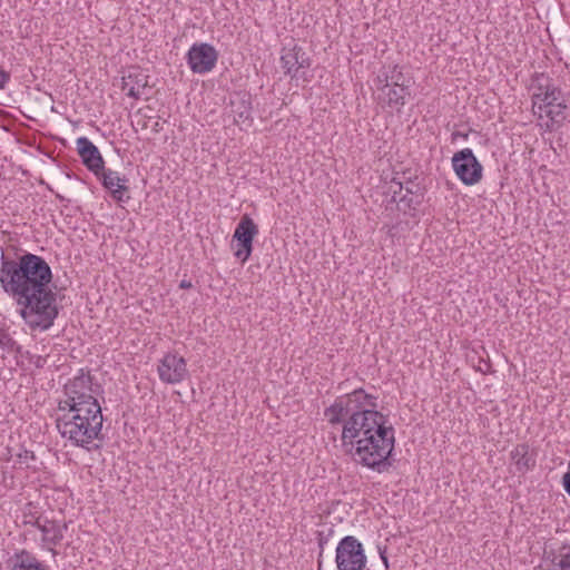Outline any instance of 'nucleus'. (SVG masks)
Instances as JSON below:
<instances>
[{"mask_svg":"<svg viewBox=\"0 0 570 570\" xmlns=\"http://www.w3.org/2000/svg\"><path fill=\"white\" fill-rule=\"evenodd\" d=\"M324 415L332 425L343 423L341 442L354 461L379 473L389 472L395 445L394 429L377 411V397L363 389L337 397Z\"/></svg>","mask_w":570,"mask_h":570,"instance_id":"f257e3e1","label":"nucleus"},{"mask_svg":"<svg viewBox=\"0 0 570 570\" xmlns=\"http://www.w3.org/2000/svg\"><path fill=\"white\" fill-rule=\"evenodd\" d=\"M51 279V268L41 256L27 253L14 261L1 254V286L18 296L20 315L32 330H49L59 314Z\"/></svg>","mask_w":570,"mask_h":570,"instance_id":"f03ea898","label":"nucleus"},{"mask_svg":"<svg viewBox=\"0 0 570 570\" xmlns=\"http://www.w3.org/2000/svg\"><path fill=\"white\" fill-rule=\"evenodd\" d=\"M104 416L101 406L80 407L73 413L63 412L56 421V425L61 436L69 440L72 445L87 450H99L101 444H90L94 441H102Z\"/></svg>","mask_w":570,"mask_h":570,"instance_id":"7ed1b4c3","label":"nucleus"},{"mask_svg":"<svg viewBox=\"0 0 570 570\" xmlns=\"http://www.w3.org/2000/svg\"><path fill=\"white\" fill-rule=\"evenodd\" d=\"M65 400L58 404L61 412L71 411L72 413L80 407H97L100 406L98 400L94 395L92 376L90 372L85 373L83 370L72 380H69L65 386Z\"/></svg>","mask_w":570,"mask_h":570,"instance_id":"20e7f679","label":"nucleus"},{"mask_svg":"<svg viewBox=\"0 0 570 570\" xmlns=\"http://www.w3.org/2000/svg\"><path fill=\"white\" fill-rule=\"evenodd\" d=\"M392 202L396 203L399 210L413 215L422 204L425 188L421 184L409 180L405 186L401 181L392 180L390 186Z\"/></svg>","mask_w":570,"mask_h":570,"instance_id":"39448f33","label":"nucleus"},{"mask_svg":"<svg viewBox=\"0 0 570 570\" xmlns=\"http://www.w3.org/2000/svg\"><path fill=\"white\" fill-rule=\"evenodd\" d=\"M335 560L338 570H363L366 556L362 543L353 535L344 537L337 544Z\"/></svg>","mask_w":570,"mask_h":570,"instance_id":"423d86ee","label":"nucleus"},{"mask_svg":"<svg viewBox=\"0 0 570 570\" xmlns=\"http://www.w3.org/2000/svg\"><path fill=\"white\" fill-rule=\"evenodd\" d=\"M452 167L458 178L465 186H473L482 179L483 166L470 148L454 153Z\"/></svg>","mask_w":570,"mask_h":570,"instance_id":"0eeeda50","label":"nucleus"},{"mask_svg":"<svg viewBox=\"0 0 570 570\" xmlns=\"http://www.w3.org/2000/svg\"><path fill=\"white\" fill-rule=\"evenodd\" d=\"M258 235V226L252 217L244 215L237 224L233 238L232 247L234 255L242 263L247 262L253 252L254 238Z\"/></svg>","mask_w":570,"mask_h":570,"instance_id":"6e6552de","label":"nucleus"},{"mask_svg":"<svg viewBox=\"0 0 570 570\" xmlns=\"http://www.w3.org/2000/svg\"><path fill=\"white\" fill-rule=\"evenodd\" d=\"M218 52L210 43H194L187 52V62L195 73L212 71L217 62Z\"/></svg>","mask_w":570,"mask_h":570,"instance_id":"1a4fd4ad","label":"nucleus"},{"mask_svg":"<svg viewBox=\"0 0 570 570\" xmlns=\"http://www.w3.org/2000/svg\"><path fill=\"white\" fill-rule=\"evenodd\" d=\"M379 96L377 99L385 107L401 112L402 108L412 98L411 83H401V86H390L389 83L375 85Z\"/></svg>","mask_w":570,"mask_h":570,"instance_id":"9d476101","label":"nucleus"},{"mask_svg":"<svg viewBox=\"0 0 570 570\" xmlns=\"http://www.w3.org/2000/svg\"><path fill=\"white\" fill-rule=\"evenodd\" d=\"M281 63L286 75L296 79H305V71L302 73L299 71L309 68L311 59L301 46L294 45L292 48L283 49Z\"/></svg>","mask_w":570,"mask_h":570,"instance_id":"9b49d317","label":"nucleus"},{"mask_svg":"<svg viewBox=\"0 0 570 570\" xmlns=\"http://www.w3.org/2000/svg\"><path fill=\"white\" fill-rule=\"evenodd\" d=\"M159 379L167 384L180 383L187 375L184 357L167 353L158 364Z\"/></svg>","mask_w":570,"mask_h":570,"instance_id":"f8f14e48","label":"nucleus"},{"mask_svg":"<svg viewBox=\"0 0 570 570\" xmlns=\"http://www.w3.org/2000/svg\"><path fill=\"white\" fill-rule=\"evenodd\" d=\"M76 144L77 151L82 164L97 177H100V171L104 170L105 160L97 146H95L87 137H79Z\"/></svg>","mask_w":570,"mask_h":570,"instance_id":"ddd939ff","label":"nucleus"},{"mask_svg":"<svg viewBox=\"0 0 570 570\" xmlns=\"http://www.w3.org/2000/svg\"><path fill=\"white\" fill-rule=\"evenodd\" d=\"M98 178L101 180L102 186L110 191L115 200L119 203L129 200L130 196H125L129 190V187L126 185L128 179L125 176L120 177L117 171L104 167Z\"/></svg>","mask_w":570,"mask_h":570,"instance_id":"4468645a","label":"nucleus"},{"mask_svg":"<svg viewBox=\"0 0 570 570\" xmlns=\"http://www.w3.org/2000/svg\"><path fill=\"white\" fill-rule=\"evenodd\" d=\"M537 90L533 92L531 99H532V111L534 116H538L540 119H542V106L541 104H544L549 97L551 99H556V95H559V87H556L552 83V80L549 77H546L543 73L540 76H537Z\"/></svg>","mask_w":570,"mask_h":570,"instance_id":"2eb2a0df","label":"nucleus"},{"mask_svg":"<svg viewBox=\"0 0 570 570\" xmlns=\"http://www.w3.org/2000/svg\"><path fill=\"white\" fill-rule=\"evenodd\" d=\"M229 107L236 125H245L246 127H250L253 125L249 94H235L230 97Z\"/></svg>","mask_w":570,"mask_h":570,"instance_id":"dca6fc26","label":"nucleus"},{"mask_svg":"<svg viewBox=\"0 0 570 570\" xmlns=\"http://www.w3.org/2000/svg\"><path fill=\"white\" fill-rule=\"evenodd\" d=\"M542 106V112L546 114V116L549 118V120L546 122V130H553L554 125H561L566 119L564 110L567 109V104L564 99L562 98V91L559 88V95H556V99H549L546 100L544 104H541Z\"/></svg>","mask_w":570,"mask_h":570,"instance_id":"f3484780","label":"nucleus"},{"mask_svg":"<svg viewBox=\"0 0 570 570\" xmlns=\"http://www.w3.org/2000/svg\"><path fill=\"white\" fill-rule=\"evenodd\" d=\"M9 570H49V567L41 562L33 553L22 549L11 556L8 560Z\"/></svg>","mask_w":570,"mask_h":570,"instance_id":"a211bd4d","label":"nucleus"},{"mask_svg":"<svg viewBox=\"0 0 570 570\" xmlns=\"http://www.w3.org/2000/svg\"><path fill=\"white\" fill-rule=\"evenodd\" d=\"M37 528L42 533L43 542L56 546L63 539V532L67 530V524H60L55 520H45L43 523H41L38 520Z\"/></svg>","mask_w":570,"mask_h":570,"instance_id":"6ab92c4d","label":"nucleus"},{"mask_svg":"<svg viewBox=\"0 0 570 570\" xmlns=\"http://www.w3.org/2000/svg\"><path fill=\"white\" fill-rule=\"evenodd\" d=\"M389 83L390 86H401V83H411V78H406L399 65L383 67L375 79V85Z\"/></svg>","mask_w":570,"mask_h":570,"instance_id":"aec40b11","label":"nucleus"},{"mask_svg":"<svg viewBox=\"0 0 570 570\" xmlns=\"http://www.w3.org/2000/svg\"><path fill=\"white\" fill-rule=\"evenodd\" d=\"M510 455L519 472H525L535 465V458L530 453V446L527 443L515 445Z\"/></svg>","mask_w":570,"mask_h":570,"instance_id":"412c9836","label":"nucleus"},{"mask_svg":"<svg viewBox=\"0 0 570 570\" xmlns=\"http://www.w3.org/2000/svg\"><path fill=\"white\" fill-rule=\"evenodd\" d=\"M148 87V76L139 70L129 72L124 77V89L128 88L127 95L135 99H139L141 91Z\"/></svg>","mask_w":570,"mask_h":570,"instance_id":"4be33fe9","label":"nucleus"},{"mask_svg":"<svg viewBox=\"0 0 570 570\" xmlns=\"http://www.w3.org/2000/svg\"><path fill=\"white\" fill-rule=\"evenodd\" d=\"M557 559L556 566L560 570H570V546L563 544L559 550Z\"/></svg>","mask_w":570,"mask_h":570,"instance_id":"5701e85b","label":"nucleus"},{"mask_svg":"<svg viewBox=\"0 0 570 570\" xmlns=\"http://www.w3.org/2000/svg\"><path fill=\"white\" fill-rule=\"evenodd\" d=\"M18 458H19L20 463H24V464H27V466H29L30 461L36 460L35 453L29 450H23L20 453H18Z\"/></svg>","mask_w":570,"mask_h":570,"instance_id":"b1692460","label":"nucleus"},{"mask_svg":"<svg viewBox=\"0 0 570 570\" xmlns=\"http://www.w3.org/2000/svg\"><path fill=\"white\" fill-rule=\"evenodd\" d=\"M10 81V73L0 69V89H4Z\"/></svg>","mask_w":570,"mask_h":570,"instance_id":"393cba45","label":"nucleus"},{"mask_svg":"<svg viewBox=\"0 0 570 570\" xmlns=\"http://www.w3.org/2000/svg\"><path fill=\"white\" fill-rule=\"evenodd\" d=\"M562 485H563L566 493L570 497V471H568L563 474Z\"/></svg>","mask_w":570,"mask_h":570,"instance_id":"a878e982","label":"nucleus"},{"mask_svg":"<svg viewBox=\"0 0 570 570\" xmlns=\"http://www.w3.org/2000/svg\"><path fill=\"white\" fill-rule=\"evenodd\" d=\"M379 552H380V557L384 563L385 570H389V559L386 556V547H384V548L379 547Z\"/></svg>","mask_w":570,"mask_h":570,"instance_id":"bb28decb","label":"nucleus"},{"mask_svg":"<svg viewBox=\"0 0 570 570\" xmlns=\"http://www.w3.org/2000/svg\"><path fill=\"white\" fill-rule=\"evenodd\" d=\"M179 287L180 288H184V289H188V288H191L193 287V284L190 281H187V279H183L180 281L179 283Z\"/></svg>","mask_w":570,"mask_h":570,"instance_id":"cd10ccee","label":"nucleus"},{"mask_svg":"<svg viewBox=\"0 0 570 570\" xmlns=\"http://www.w3.org/2000/svg\"><path fill=\"white\" fill-rule=\"evenodd\" d=\"M50 551L52 552V554H57V551L55 549H50Z\"/></svg>","mask_w":570,"mask_h":570,"instance_id":"c85d7f7f","label":"nucleus"},{"mask_svg":"<svg viewBox=\"0 0 570 570\" xmlns=\"http://www.w3.org/2000/svg\"><path fill=\"white\" fill-rule=\"evenodd\" d=\"M569 466H570V462H569Z\"/></svg>","mask_w":570,"mask_h":570,"instance_id":"c756f323","label":"nucleus"}]
</instances>
